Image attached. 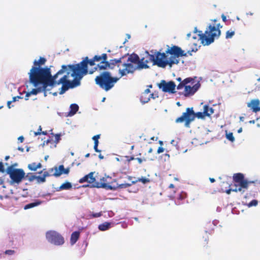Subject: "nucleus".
Segmentation results:
<instances>
[{"mask_svg":"<svg viewBox=\"0 0 260 260\" xmlns=\"http://www.w3.org/2000/svg\"><path fill=\"white\" fill-rule=\"evenodd\" d=\"M168 49L164 52L159 51H150L152 54H148L149 59L153 62L154 65H157L158 67L165 68L167 65L172 67L174 64H178L179 60V57L186 56L187 54L181 48L177 46H173L172 47L167 45Z\"/></svg>","mask_w":260,"mask_h":260,"instance_id":"nucleus-1","label":"nucleus"},{"mask_svg":"<svg viewBox=\"0 0 260 260\" xmlns=\"http://www.w3.org/2000/svg\"><path fill=\"white\" fill-rule=\"evenodd\" d=\"M62 72L63 70H60L52 76L50 68L32 67L28 73L29 82L35 87L41 84L44 87H53L54 86L55 80L59 75L62 74Z\"/></svg>","mask_w":260,"mask_h":260,"instance_id":"nucleus-2","label":"nucleus"},{"mask_svg":"<svg viewBox=\"0 0 260 260\" xmlns=\"http://www.w3.org/2000/svg\"><path fill=\"white\" fill-rule=\"evenodd\" d=\"M61 70H63L62 74L66 72V75L58 81L55 80L54 86L62 84L59 94H62L69 88L80 85V80L83 76L74 64L62 65Z\"/></svg>","mask_w":260,"mask_h":260,"instance_id":"nucleus-3","label":"nucleus"},{"mask_svg":"<svg viewBox=\"0 0 260 260\" xmlns=\"http://www.w3.org/2000/svg\"><path fill=\"white\" fill-rule=\"evenodd\" d=\"M80 73L85 76L89 73L93 74L95 71H104L108 63V55L106 53L95 55L92 58L89 59L85 57L80 63L74 64Z\"/></svg>","mask_w":260,"mask_h":260,"instance_id":"nucleus-4","label":"nucleus"},{"mask_svg":"<svg viewBox=\"0 0 260 260\" xmlns=\"http://www.w3.org/2000/svg\"><path fill=\"white\" fill-rule=\"evenodd\" d=\"M213 113L214 109L207 105L204 106L203 112L194 113L192 108H187L181 116L176 119L175 122L180 123L184 122V126L186 127H189L190 123L194 120L196 117L203 119L205 116H210Z\"/></svg>","mask_w":260,"mask_h":260,"instance_id":"nucleus-5","label":"nucleus"},{"mask_svg":"<svg viewBox=\"0 0 260 260\" xmlns=\"http://www.w3.org/2000/svg\"><path fill=\"white\" fill-rule=\"evenodd\" d=\"M216 20L214 19V24L213 25L210 24L204 34H203L201 31H199V39L204 45L211 44L215 39H218L220 36L221 31L219 28L222 27V26H220L219 23H216Z\"/></svg>","mask_w":260,"mask_h":260,"instance_id":"nucleus-6","label":"nucleus"},{"mask_svg":"<svg viewBox=\"0 0 260 260\" xmlns=\"http://www.w3.org/2000/svg\"><path fill=\"white\" fill-rule=\"evenodd\" d=\"M119 78L113 77L109 72L105 70L95 78V83L101 88L107 91L111 89Z\"/></svg>","mask_w":260,"mask_h":260,"instance_id":"nucleus-7","label":"nucleus"},{"mask_svg":"<svg viewBox=\"0 0 260 260\" xmlns=\"http://www.w3.org/2000/svg\"><path fill=\"white\" fill-rule=\"evenodd\" d=\"M192 78H186L177 86V89L180 90L184 88V90L181 94L185 97L191 96L197 91L200 86L199 82L195 84Z\"/></svg>","mask_w":260,"mask_h":260,"instance_id":"nucleus-8","label":"nucleus"},{"mask_svg":"<svg viewBox=\"0 0 260 260\" xmlns=\"http://www.w3.org/2000/svg\"><path fill=\"white\" fill-rule=\"evenodd\" d=\"M98 176H99V180H97L96 183H100L101 184H104L105 186L96 187V188H103L106 189L115 190L116 188H125L131 186V184L128 183H123L120 184L117 183V186L116 187H113L110 185V183L112 182V179L111 177L106 175L104 176H102L100 175Z\"/></svg>","mask_w":260,"mask_h":260,"instance_id":"nucleus-9","label":"nucleus"},{"mask_svg":"<svg viewBox=\"0 0 260 260\" xmlns=\"http://www.w3.org/2000/svg\"><path fill=\"white\" fill-rule=\"evenodd\" d=\"M233 180L234 181V185L238 187V190H239V192L241 193H243L247 190L250 183V182L244 178L243 174L240 173L234 175Z\"/></svg>","mask_w":260,"mask_h":260,"instance_id":"nucleus-10","label":"nucleus"},{"mask_svg":"<svg viewBox=\"0 0 260 260\" xmlns=\"http://www.w3.org/2000/svg\"><path fill=\"white\" fill-rule=\"evenodd\" d=\"M7 173L14 183L19 184L25 176V172L21 169H15L14 166H10L7 169Z\"/></svg>","mask_w":260,"mask_h":260,"instance_id":"nucleus-11","label":"nucleus"},{"mask_svg":"<svg viewBox=\"0 0 260 260\" xmlns=\"http://www.w3.org/2000/svg\"><path fill=\"white\" fill-rule=\"evenodd\" d=\"M46 238L47 241L55 245H62L64 243L63 237L55 231H49L46 233Z\"/></svg>","mask_w":260,"mask_h":260,"instance_id":"nucleus-12","label":"nucleus"},{"mask_svg":"<svg viewBox=\"0 0 260 260\" xmlns=\"http://www.w3.org/2000/svg\"><path fill=\"white\" fill-rule=\"evenodd\" d=\"M95 172H92L89 173L88 174L84 176L83 177L80 179L79 180V182L80 183H83L84 182H87L89 183V185L90 187H100V186H103L104 184H100V183H96L97 180H99V176L96 175V176H94Z\"/></svg>","mask_w":260,"mask_h":260,"instance_id":"nucleus-13","label":"nucleus"},{"mask_svg":"<svg viewBox=\"0 0 260 260\" xmlns=\"http://www.w3.org/2000/svg\"><path fill=\"white\" fill-rule=\"evenodd\" d=\"M159 88L161 89L165 92L174 93L176 92V85L173 81L166 82L165 80H161L158 85Z\"/></svg>","mask_w":260,"mask_h":260,"instance_id":"nucleus-14","label":"nucleus"},{"mask_svg":"<svg viewBox=\"0 0 260 260\" xmlns=\"http://www.w3.org/2000/svg\"><path fill=\"white\" fill-rule=\"evenodd\" d=\"M124 67L123 69L119 70V73L120 74L121 77L126 75L129 73H133L137 70L136 66L127 61L123 64Z\"/></svg>","mask_w":260,"mask_h":260,"instance_id":"nucleus-15","label":"nucleus"},{"mask_svg":"<svg viewBox=\"0 0 260 260\" xmlns=\"http://www.w3.org/2000/svg\"><path fill=\"white\" fill-rule=\"evenodd\" d=\"M247 107L252 112L256 113L260 111V101L258 99H253L247 103Z\"/></svg>","mask_w":260,"mask_h":260,"instance_id":"nucleus-16","label":"nucleus"},{"mask_svg":"<svg viewBox=\"0 0 260 260\" xmlns=\"http://www.w3.org/2000/svg\"><path fill=\"white\" fill-rule=\"evenodd\" d=\"M54 169L55 172L53 175L55 177H59L62 174H68L70 172V168L65 169L63 165H60L58 168L55 167Z\"/></svg>","mask_w":260,"mask_h":260,"instance_id":"nucleus-17","label":"nucleus"},{"mask_svg":"<svg viewBox=\"0 0 260 260\" xmlns=\"http://www.w3.org/2000/svg\"><path fill=\"white\" fill-rule=\"evenodd\" d=\"M49 89H47V87H44V86L37 87L36 88L32 89L30 91L31 94L37 95L38 93L43 92L44 96H47L46 92Z\"/></svg>","mask_w":260,"mask_h":260,"instance_id":"nucleus-18","label":"nucleus"},{"mask_svg":"<svg viewBox=\"0 0 260 260\" xmlns=\"http://www.w3.org/2000/svg\"><path fill=\"white\" fill-rule=\"evenodd\" d=\"M148 62V60H145L144 58H143L141 59H139V62L136 65L137 70L148 69L149 68V66L147 65Z\"/></svg>","mask_w":260,"mask_h":260,"instance_id":"nucleus-19","label":"nucleus"},{"mask_svg":"<svg viewBox=\"0 0 260 260\" xmlns=\"http://www.w3.org/2000/svg\"><path fill=\"white\" fill-rule=\"evenodd\" d=\"M150 98L154 99L153 93L147 95V93H142L140 96V101L142 103L145 104L150 101Z\"/></svg>","mask_w":260,"mask_h":260,"instance_id":"nucleus-20","label":"nucleus"},{"mask_svg":"<svg viewBox=\"0 0 260 260\" xmlns=\"http://www.w3.org/2000/svg\"><path fill=\"white\" fill-rule=\"evenodd\" d=\"M139 58H140L137 54L133 53L129 55L127 61L134 65H136L139 62Z\"/></svg>","mask_w":260,"mask_h":260,"instance_id":"nucleus-21","label":"nucleus"},{"mask_svg":"<svg viewBox=\"0 0 260 260\" xmlns=\"http://www.w3.org/2000/svg\"><path fill=\"white\" fill-rule=\"evenodd\" d=\"M80 236V232L78 231L74 232L71 236L70 243L71 245H74L78 240Z\"/></svg>","mask_w":260,"mask_h":260,"instance_id":"nucleus-22","label":"nucleus"},{"mask_svg":"<svg viewBox=\"0 0 260 260\" xmlns=\"http://www.w3.org/2000/svg\"><path fill=\"white\" fill-rule=\"evenodd\" d=\"M46 62V59L44 57H40L38 60H35L34 61V66L39 68H41L42 65H44Z\"/></svg>","mask_w":260,"mask_h":260,"instance_id":"nucleus-23","label":"nucleus"},{"mask_svg":"<svg viewBox=\"0 0 260 260\" xmlns=\"http://www.w3.org/2000/svg\"><path fill=\"white\" fill-rule=\"evenodd\" d=\"M42 168V164L39 162L36 164V162H32L28 164V168L29 170L32 171H36L38 169Z\"/></svg>","mask_w":260,"mask_h":260,"instance_id":"nucleus-24","label":"nucleus"},{"mask_svg":"<svg viewBox=\"0 0 260 260\" xmlns=\"http://www.w3.org/2000/svg\"><path fill=\"white\" fill-rule=\"evenodd\" d=\"M111 223L108 222H105L98 226L99 229L101 231H105L108 230L110 228Z\"/></svg>","mask_w":260,"mask_h":260,"instance_id":"nucleus-25","label":"nucleus"},{"mask_svg":"<svg viewBox=\"0 0 260 260\" xmlns=\"http://www.w3.org/2000/svg\"><path fill=\"white\" fill-rule=\"evenodd\" d=\"M140 182L143 184H146L150 182V180L149 178L142 177L141 178H138L136 181H132V184H135L136 182ZM132 184V183H131Z\"/></svg>","mask_w":260,"mask_h":260,"instance_id":"nucleus-26","label":"nucleus"},{"mask_svg":"<svg viewBox=\"0 0 260 260\" xmlns=\"http://www.w3.org/2000/svg\"><path fill=\"white\" fill-rule=\"evenodd\" d=\"M41 203V202L37 201V202H34V203H31L28 204L26 205L24 207V209L27 210V209H29L34 208L35 207H36V206L40 205Z\"/></svg>","mask_w":260,"mask_h":260,"instance_id":"nucleus-27","label":"nucleus"},{"mask_svg":"<svg viewBox=\"0 0 260 260\" xmlns=\"http://www.w3.org/2000/svg\"><path fill=\"white\" fill-rule=\"evenodd\" d=\"M71 111L70 113L71 115H74L78 110L79 106L76 104H72L70 105Z\"/></svg>","mask_w":260,"mask_h":260,"instance_id":"nucleus-28","label":"nucleus"},{"mask_svg":"<svg viewBox=\"0 0 260 260\" xmlns=\"http://www.w3.org/2000/svg\"><path fill=\"white\" fill-rule=\"evenodd\" d=\"M108 63L109 65L107 66L106 70L107 69H113L116 64V59H111L110 61H108Z\"/></svg>","mask_w":260,"mask_h":260,"instance_id":"nucleus-29","label":"nucleus"},{"mask_svg":"<svg viewBox=\"0 0 260 260\" xmlns=\"http://www.w3.org/2000/svg\"><path fill=\"white\" fill-rule=\"evenodd\" d=\"M72 185L71 183L69 182H67L64 183H63L62 185H60L59 187V189L60 190H64V189H70L72 188Z\"/></svg>","mask_w":260,"mask_h":260,"instance_id":"nucleus-30","label":"nucleus"},{"mask_svg":"<svg viewBox=\"0 0 260 260\" xmlns=\"http://www.w3.org/2000/svg\"><path fill=\"white\" fill-rule=\"evenodd\" d=\"M235 34V30L230 29V30L226 31L225 33V38L228 39L232 38Z\"/></svg>","mask_w":260,"mask_h":260,"instance_id":"nucleus-31","label":"nucleus"},{"mask_svg":"<svg viewBox=\"0 0 260 260\" xmlns=\"http://www.w3.org/2000/svg\"><path fill=\"white\" fill-rule=\"evenodd\" d=\"M231 191H235V192H239V190H238V187H237L235 185H232L231 186V188L228 190H226V193L228 194H230Z\"/></svg>","mask_w":260,"mask_h":260,"instance_id":"nucleus-32","label":"nucleus"},{"mask_svg":"<svg viewBox=\"0 0 260 260\" xmlns=\"http://www.w3.org/2000/svg\"><path fill=\"white\" fill-rule=\"evenodd\" d=\"M51 135H52V137H54V142L53 143H55V147H56V145L59 142V141L60 140V134H56L54 135V134L51 133Z\"/></svg>","mask_w":260,"mask_h":260,"instance_id":"nucleus-33","label":"nucleus"},{"mask_svg":"<svg viewBox=\"0 0 260 260\" xmlns=\"http://www.w3.org/2000/svg\"><path fill=\"white\" fill-rule=\"evenodd\" d=\"M54 139H53V137H52V136L51 137H50L46 141H45L44 142H43V145H45V144H46V145H48L49 143H51L52 144H53L54 146H55V143H53L54 142Z\"/></svg>","mask_w":260,"mask_h":260,"instance_id":"nucleus-34","label":"nucleus"},{"mask_svg":"<svg viewBox=\"0 0 260 260\" xmlns=\"http://www.w3.org/2000/svg\"><path fill=\"white\" fill-rule=\"evenodd\" d=\"M36 180L38 183H43L46 181V179L44 178V177L43 176H37Z\"/></svg>","mask_w":260,"mask_h":260,"instance_id":"nucleus-35","label":"nucleus"},{"mask_svg":"<svg viewBox=\"0 0 260 260\" xmlns=\"http://www.w3.org/2000/svg\"><path fill=\"white\" fill-rule=\"evenodd\" d=\"M226 138L227 139H228L229 141H230L232 142L235 141V138H234L232 133H229L228 134H226Z\"/></svg>","mask_w":260,"mask_h":260,"instance_id":"nucleus-36","label":"nucleus"},{"mask_svg":"<svg viewBox=\"0 0 260 260\" xmlns=\"http://www.w3.org/2000/svg\"><path fill=\"white\" fill-rule=\"evenodd\" d=\"M36 175H35L32 173H28L26 177H27L28 180L31 182L32 181L36 179Z\"/></svg>","mask_w":260,"mask_h":260,"instance_id":"nucleus-37","label":"nucleus"},{"mask_svg":"<svg viewBox=\"0 0 260 260\" xmlns=\"http://www.w3.org/2000/svg\"><path fill=\"white\" fill-rule=\"evenodd\" d=\"M257 204L258 202L257 200H253L248 203V207L255 206L257 205Z\"/></svg>","mask_w":260,"mask_h":260,"instance_id":"nucleus-38","label":"nucleus"},{"mask_svg":"<svg viewBox=\"0 0 260 260\" xmlns=\"http://www.w3.org/2000/svg\"><path fill=\"white\" fill-rule=\"evenodd\" d=\"M101 135H96L92 137V139L94 141V143H99V139L100 138Z\"/></svg>","mask_w":260,"mask_h":260,"instance_id":"nucleus-39","label":"nucleus"},{"mask_svg":"<svg viewBox=\"0 0 260 260\" xmlns=\"http://www.w3.org/2000/svg\"><path fill=\"white\" fill-rule=\"evenodd\" d=\"M15 253V251L13 250H7L5 251V254L7 255H13Z\"/></svg>","mask_w":260,"mask_h":260,"instance_id":"nucleus-40","label":"nucleus"},{"mask_svg":"<svg viewBox=\"0 0 260 260\" xmlns=\"http://www.w3.org/2000/svg\"><path fill=\"white\" fill-rule=\"evenodd\" d=\"M41 134H42L44 135H47L48 134V133L47 131H42V132H37L34 133V135L36 136H37L38 135H40Z\"/></svg>","mask_w":260,"mask_h":260,"instance_id":"nucleus-41","label":"nucleus"},{"mask_svg":"<svg viewBox=\"0 0 260 260\" xmlns=\"http://www.w3.org/2000/svg\"><path fill=\"white\" fill-rule=\"evenodd\" d=\"M135 160H137L139 164H142L143 162L145 161L146 160V158H135Z\"/></svg>","mask_w":260,"mask_h":260,"instance_id":"nucleus-42","label":"nucleus"},{"mask_svg":"<svg viewBox=\"0 0 260 260\" xmlns=\"http://www.w3.org/2000/svg\"><path fill=\"white\" fill-rule=\"evenodd\" d=\"M126 161L129 164L131 160H135V158L134 156H126Z\"/></svg>","mask_w":260,"mask_h":260,"instance_id":"nucleus-43","label":"nucleus"},{"mask_svg":"<svg viewBox=\"0 0 260 260\" xmlns=\"http://www.w3.org/2000/svg\"><path fill=\"white\" fill-rule=\"evenodd\" d=\"M43 173V176L44 177V178L45 179H46V177L50 176L49 173L47 171H44V170L43 171H41L39 173Z\"/></svg>","mask_w":260,"mask_h":260,"instance_id":"nucleus-44","label":"nucleus"},{"mask_svg":"<svg viewBox=\"0 0 260 260\" xmlns=\"http://www.w3.org/2000/svg\"><path fill=\"white\" fill-rule=\"evenodd\" d=\"M5 171L4 165L2 162H0V172L4 173Z\"/></svg>","mask_w":260,"mask_h":260,"instance_id":"nucleus-45","label":"nucleus"},{"mask_svg":"<svg viewBox=\"0 0 260 260\" xmlns=\"http://www.w3.org/2000/svg\"><path fill=\"white\" fill-rule=\"evenodd\" d=\"M98 145H99V143H94L93 148L95 152H101V150H99L98 148Z\"/></svg>","mask_w":260,"mask_h":260,"instance_id":"nucleus-46","label":"nucleus"},{"mask_svg":"<svg viewBox=\"0 0 260 260\" xmlns=\"http://www.w3.org/2000/svg\"><path fill=\"white\" fill-rule=\"evenodd\" d=\"M164 151V149L161 147H159L157 149V153L159 154L160 153L163 152Z\"/></svg>","mask_w":260,"mask_h":260,"instance_id":"nucleus-47","label":"nucleus"},{"mask_svg":"<svg viewBox=\"0 0 260 260\" xmlns=\"http://www.w3.org/2000/svg\"><path fill=\"white\" fill-rule=\"evenodd\" d=\"M124 56H122L118 59H116V63L117 64L118 63H120L122 62V59H123Z\"/></svg>","mask_w":260,"mask_h":260,"instance_id":"nucleus-48","label":"nucleus"},{"mask_svg":"<svg viewBox=\"0 0 260 260\" xmlns=\"http://www.w3.org/2000/svg\"><path fill=\"white\" fill-rule=\"evenodd\" d=\"M18 140L20 142V143H22L24 141V137L21 136H20L18 137Z\"/></svg>","mask_w":260,"mask_h":260,"instance_id":"nucleus-49","label":"nucleus"},{"mask_svg":"<svg viewBox=\"0 0 260 260\" xmlns=\"http://www.w3.org/2000/svg\"><path fill=\"white\" fill-rule=\"evenodd\" d=\"M143 93H147V95H149L150 94H151L150 90L149 88L145 89Z\"/></svg>","mask_w":260,"mask_h":260,"instance_id":"nucleus-50","label":"nucleus"},{"mask_svg":"<svg viewBox=\"0 0 260 260\" xmlns=\"http://www.w3.org/2000/svg\"><path fill=\"white\" fill-rule=\"evenodd\" d=\"M208 240H209V238H208V237L207 236L205 238V240H204V246H205L206 244H208Z\"/></svg>","mask_w":260,"mask_h":260,"instance_id":"nucleus-51","label":"nucleus"},{"mask_svg":"<svg viewBox=\"0 0 260 260\" xmlns=\"http://www.w3.org/2000/svg\"><path fill=\"white\" fill-rule=\"evenodd\" d=\"M31 94H30V91L29 92H28L26 93V95H25V100H28V97H29V96H30Z\"/></svg>","mask_w":260,"mask_h":260,"instance_id":"nucleus-52","label":"nucleus"},{"mask_svg":"<svg viewBox=\"0 0 260 260\" xmlns=\"http://www.w3.org/2000/svg\"><path fill=\"white\" fill-rule=\"evenodd\" d=\"M221 17H222V20L224 22H225L226 21V18L225 16H224V15H222Z\"/></svg>","mask_w":260,"mask_h":260,"instance_id":"nucleus-53","label":"nucleus"},{"mask_svg":"<svg viewBox=\"0 0 260 260\" xmlns=\"http://www.w3.org/2000/svg\"><path fill=\"white\" fill-rule=\"evenodd\" d=\"M101 215V214L100 213H96L95 214L93 215V217H99Z\"/></svg>","mask_w":260,"mask_h":260,"instance_id":"nucleus-54","label":"nucleus"},{"mask_svg":"<svg viewBox=\"0 0 260 260\" xmlns=\"http://www.w3.org/2000/svg\"><path fill=\"white\" fill-rule=\"evenodd\" d=\"M12 103V101H8L7 102V106H8V107L10 109L11 108L10 107V104Z\"/></svg>","mask_w":260,"mask_h":260,"instance_id":"nucleus-55","label":"nucleus"},{"mask_svg":"<svg viewBox=\"0 0 260 260\" xmlns=\"http://www.w3.org/2000/svg\"><path fill=\"white\" fill-rule=\"evenodd\" d=\"M17 98H20V96H15L13 98V100L12 101V102H15L16 101Z\"/></svg>","mask_w":260,"mask_h":260,"instance_id":"nucleus-56","label":"nucleus"},{"mask_svg":"<svg viewBox=\"0 0 260 260\" xmlns=\"http://www.w3.org/2000/svg\"><path fill=\"white\" fill-rule=\"evenodd\" d=\"M209 180L211 183H213L215 181V179H214L213 178H210Z\"/></svg>","mask_w":260,"mask_h":260,"instance_id":"nucleus-57","label":"nucleus"},{"mask_svg":"<svg viewBox=\"0 0 260 260\" xmlns=\"http://www.w3.org/2000/svg\"><path fill=\"white\" fill-rule=\"evenodd\" d=\"M169 187L170 188H173V189H174V188H175V186H174V185L173 184H170V185H169Z\"/></svg>","mask_w":260,"mask_h":260,"instance_id":"nucleus-58","label":"nucleus"},{"mask_svg":"<svg viewBox=\"0 0 260 260\" xmlns=\"http://www.w3.org/2000/svg\"><path fill=\"white\" fill-rule=\"evenodd\" d=\"M18 150H19V151H21V152H23V151H24V148H22V147H19L18 148Z\"/></svg>","mask_w":260,"mask_h":260,"instance_id":"nucleus-59","label":"nucleus"},{"mask_svg":"<svg viewBox=\"0 0 260 260\" xmlns=\"http://www.w3.org/2000/svg\"><path fill=\"white\" fill-rule=\"evenodd\" d=\"M99 157L100 159H102L104 158V156L100 154L99 155Z\"/></svg>","mask_w":260,"mask_h":260,"instance_id":"nucleus-60","label":"nucleus"},{"mask_svg":"<svg viewBox=\"0 0 260 260\" xmlns=\"http://www.w3.org/2000/svg\"><path fill=\"white\" fill-rule=\"evenodd\" d=\"M152 151H153L152 148H150L149 149L148 151V153H151V152H152Z\"/></svg>","mask_w":260,"mask_h":260,"instance_id":"nucleus-61","label":"nucleus"},{"mask_svg":"<svg viewBox=\"0 0 260 260\" xmlns=\"http://www.w3.org/2000/svg\"><path fill=\"white\" fill-rule=\"evenodd\" d=\"M176 79H177V81H179V82H180V83H181V82H182V79H181V78L180 77H178V78H177Z\"/></svg>","mask_w":260,"mask_h":260,"instance_id":"nucleus-62","label":"nucleus"},{"mask_svg":"<svg viewBox=\"0 0 260 260\" xmlns=\"http://www.w3.org/2000/svg\"><path fill=\"white\" fill-rule=\"evenodd\" d=\"M242 132V127H240L238 130V133H240Z\"/></svg>","mask_w":260,"mask_h":260,"instance_id":"nucleus-63","label":"nucleus"},{"mask_svg":"<svg viewBox=\"0 0 260 260\" xmlns=\"http://www.w3.org/2000/svg\"><path fill=\"white\" fill-rule=\"evenodd\" d=\"M38 132H42V127H41V126H40L39 128H38Z\"/></svg>","mask_w":260,"mask_h":260,"instance_id":"nucleus-64","label":"nucleus"}]
</instances>
